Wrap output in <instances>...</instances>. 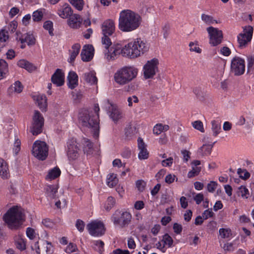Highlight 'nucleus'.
Returning a JSON list of instances; mask_svg holds the SVG:
<instances>
[{
	"label": "nucleus",
	"instance_id": "f257e3e1",
	"mask_svg": "<svg viewBox=\"0 0 254 254\" xmlns=\"http://www.w3.org/2000/svg\"><path fill=\"white\" fill-rule=\"evenodd\" d=\"M99 106L95 104L93 112L84 110L79 113L78 117L79 124L82 127L89 129L95 138L98 137L99 132Z\"/></svg>",
	"mask_w": 254,
	"mask_h": 254
},
{
	"label": "nucleus",
	"instance_id": "f03ea898",
	"mask_svg": "<svg viewBox=\"0 0 254 254\" xmlns=\"http://www.w3.org/2000/svg\"><path fill=\"white\" fill-rule=\"evenodd\" d=\"M141 21L138 13L129 9L124 10L120 13L119 28L123 32H132L140 26Z\"/></svg>",
	"mask_w": 254,
	"mask_h": 254
},
{
	"label": "nucleus",
	"instance_id": "7ed1b4c3",
	"mask_svg": "<svg viewBox=\"0 0 254 254\" xmlns=\"http://www.w3.org/2000/svg\"><path fill=\"white\" fill-rule=\"evenodd\" d=\"M149 50L146 42L141 38H137L123 48V56L136 58L144 54Z\"/></svg>",
	"mask_w": 254,
	"mask_h": 254
},
{
	"label": "nucleus",
	"instance_id": "20e7f679",
	"mask_svg": "<svg viewBox=\"0 0 254 254\" xmlns=\"http://www.w3.org/2000/svg\"><path fill=\"white\" fill-rule=\"evenodd\" d=\"M3 219L8 227L12 230L17 229L24 220L22 209L17 206L10 208L3 215Z\"/></svg>",
	"mask_w": 254,
	"mask_h": 254
},
{
	"label": "nucleus",
	"instance_id": "39448f33",
	"mask_svg": "<svg viewBox=\"0 0 254 254\" xmlns=\"http://www.w3.org/2000/svg\"><path fill=\"white\" fill-rule=\"evenodd\" d=\"M138 73V69L132 66H125L115 72L114 78L115 82L121 85L127 84L134 79Z\"/></svg>",
	"mask_w": 254,
	"mask_h": 254
},
{
	"label": "nucleus",
	"instance_id": "423d86ee",
	"mask_svg": "<svg viewBox=\"0 0 254 254\" xmlns=\"http://www.w3.org/2000/svg\"><path fill=\"white\" fill-rule=\"evenodd\" d=\"M48 146L44 141H36L33 145L32 153L37 159L45 160L48 155Z\"/></svg>",
	"mask_w": 254,
	"mask_h": 254
},
{
	"label": "nucleus",
	"instance_id": "0eeeda50",
	"mask_svg": "<svg viewBox=\"0 0 254 254\" xmlns=\"http://www.w3.org/2000/svg\"><path fill=\"white\" fill-rule=\"evenodd\" d=\"M44 124V119L42 114L35 110L32 118L30 131L34 135H37L42 131Z\"/></svg>",
	"mask_w": 254,
	"mask_h": 254
},
{
	"label": "nucleus",
	"instance_id": "6e6552de",
	"mask_svg": "<svg viewBox=\"0 0 254 254\" xmlns=\"http://www.w3.org/2000/svg\"><path fill=\"white\" fill-rule=\"evenodd\" d=\"M159 61L156 58H153L144 64L143 73L145 79L152 78L158 70V65Z\"/></svg>",
	"mask_w": 254,
	"mask_h": 254
},
{
	"label": "nucleus",
	"instance_id": "1a4fd4ad",
	"mask_svg": "<svg viewBox=\"0 0 254 254\" xmlns=\"http://www.w3.org/2000/svg\"><path fill=\"white\" fill-rule=\"evenodd\" d=\"M87 229L89 233L94 237H100L105 232L104 224L100 221H94L87 225Z\"/></svg>",
	"mask_w": 254,
	"mask_h": 254
},
{
	"label": "nucleus",
	"instance_id": "9d476101",
	"mask_svg": "<svg viewBox=\"0 0 254 254\" xmlns=\"http://www.w3.org/2000/svg\"><path fill=\"white\" fill-rule=\"evenodd\" d=\"M206 30L209 35V44L211 45L216 46L222 42L223 34L221 30L212 26L207 28Z\"/></svg>",
	"mask_w": 254,
	"mask_h": 254
},
{
	"label": "nucleus",
	"instance_id": "9b49d317",
	"mask_svg": "<svg viewBox=\"0 0 254 254\" xmlns=\"http://www.w3.org/2000/svg\"><path fill=\"white\" fill-rule=\"evenodd\" d=\"M254 28L251 26H246L243 29V32L238 36V42L239 47H245L251 41L253 33Z\"/></svg>",
	"mask_w": 254,
	"mask_h": 254
},
{
	"label": "nucleus",
	"instance_id": "f8f14e48",
	"mask_svg": "<svg viewBox=\"0 0 254 254\" xmlns=\"http://www.w3.org/2000/svg\"><path fill=\"white\" fill-rule=\"evenodd\" d=\"M112 219L114 225L123 228L127 226L130 223L131 215L128 212L124 211L121 213L119 216H117V214L114 215L112 217Z\"/></svg>",
	"mask_w": 254,
	"mask_h": 254
},
{
	"label": "nucleus",
	"instance_id": "ddd939ff",
	"mask_svg": "<svg viewBox=\"0 0 254 254\" xmlns=\"http://www.w3.org/2000/svg\"><path fill=\"white\" fill-rule=\"evenodd\" d=\"M245 70V63L244 59L238 57H234L231 61V71L235 75L243 74Z\"/></svg>",
	"mask_w": 254,
	"mask_h": 254
},
{
	"label": "nucleus",
	"instance_id": "4468645a",
	"mask_svg": "<svg viewBox=\"0 0 254 254\" xmlns=\"http://www.w3.org/2000/svg\"><path fill=\"white\" fill-rule=\"evenodd\" d=\"M103 35H112L116 29L115 22L112 19L104 21L101 25Z\"/></svg>",
	"mask_w": 254,
	"mask_h": 254
},
{
	"label": "nucleus",
	"instance_id": "2eb2a0df",
	"mask_svg": "<svg viewBox=\"0 0 254 254\" xmlns=\"http://www.w3.org/2000/svg\"><path fill=\"white\" fill-rule=\"evenodd\" d=\"M78 147L77 142L71 140L68 142L67 155L70 160L76 159L78 156Z\"/></svg>",
	"mask_w": 254,
	"mask_h": 254
},
{
	"label": "nucleus",
	"instance_id": "dca6fc26",
	"mask_svg": "<svg viewBox=\"0 0 254 254\" xmlns=\"http://www.w3.org/2000/svg\"><path fill=\"white\" fill-rule=\"evenodd\" d=\"M17 40L20 41L22 44L27 43L28 46L34 45L35 44V38L33 35L30 33L22 34L20 32H16Z\"/></svg>",
	"mask_w": 254,
	"mask_h": 254
},
{
	"label": "nucleus",
	"instance_id": "f3484780",
	"mask_svg": "<svg viewBox=\"0 0 254 254\" xmlns=\"http://www.w3.org/2000/svg\"><path fill=\"white\" fill-rule=\"evenodd\" d=\"M94 48L91 45H84L81 53V59L84 62H89L93 57Z\"/></svg>",
	"mask_w": 254,
	"mask_h": 254
},
{
	"label": "nucleus",
	"instance_id": "a211bd4d",
	"mask_svg": "<svg viewBox=\"0 0 254 254\" xmlns=\"http://www.w3.org/2000/svg\"><path fill=\"white\" fill-rule=\"evenodd\" d=\"M105 58L108 61H114L117 58L120 54L123 55V48L120 49L118 48L111 47L105 50L104 52Z\"/></svg>",
	"mask_w": 254,
	"mask_h": 254
},
{
	"label": "nucleus",
	"instance_id": "6ab92c4d",
	"mask_svg": "<svg viewBox=\"0 0 254 254\" xmlns=\"http://www.w3.org/2000/svg\"><path fill=\"white\" fill-rule=\"evenodd\" d=\"M82 22V19L78 14H72L68 17L67 20L68 25L71 28H79Z\"/></svg>",
	"mask_w": 254,
	"mask_h": 254
},
{
	"label": "nucleus",
	"instance_id": "aec40b11",
	"mask_svg": "<svg viewBox=\"0 0 254 254\" xmlns=\"http://www.w3.org/2000/svg\"><path fill=\"white\" fill-rule=\"evenodd\" d=\"M51 80L57 86H62L64 82V75L62 70L57 69L52 76Z\"/></svg>",
	"mask_w": 254,
	"mask_h": 254
},
{
	"label": "nucleus",
	"instance_id": "412c9836",
	"mask_svg": "<svg viewBox=\"0 0 254 254\" xmlns=\"http://www.w3.org/2000/svg\"><path fill=\"white\" fill-rule=\"evenodd\" d=\"M106 103L109 105L108 108L110 113V117L112 119L113 121L117 122L119 120L122 118V113L116 105L110 104L109 101H107Z\"/></svg>",
	"mask_w": 254,
	"mask_h": 254
},
{
	"label": "nucleus",
	"instance_id": "4be33fe9",
	"mask_svg": "<svg viewBox=\"0 0 254 254\" xmlns=\"http://www.w3.org/2000/svg\"><path fill=\"white\" fill-rule=\"evenodd\" d=\"M138 148L139 150L138 153V158L140 160L147 159L149 157V153L146 148V145L143 142V140L140 137L138 138Z\"/></svg>",
	"mask_w": 254,
	"mask_h": 254
},
{
	"label": "nucleus",
	"instance_id": "5701e85b",
	"mask_svg": "<svg viewBox=\"0 0 254 254\" xmlns=\"http://www.w3.org/2000/svg\"><path fill=\"white\" fill-rule=\"evenodd\" d=\"M57 13L60 17L65 19L73 14V11L69 5L65 3L58 10Z\"/></svg>",
	"mask_w": 254,
	"mask_h": 254
},
{
	"label": "nucleus",
	"instance_id": "b1692460",
	"mask_svg": "<svg viewBox=\"0 0 254 254\" xmlns=\"http://www.w3.org/2000/svg\"><path fill=\"white\" fill-rule=\"evenodd\" d=\"M137 133V130L134 124L130 123L127 125L125 129V134L128 139H130L135 136Z\"/></svg>",
	"mask_w": 254,
	"mask_h": 254
},
{
	"label": "nucleus",
	"instance_id": "393cba45",
	"mask_svg": "<svg viewBox=\"0 0 254 254\" xmlns=\"http://www.w3.org/2000/svg\"><path fill=\"white\" fill-rule=\"evenodd\" d=\"M68 85L70 89H73L78 85V76L72 71L69 72L67 76Z\"/></svg>",
	"mask_w": 254,
	"mask_h": 254
},
{
	"label": "nucleus",
	"instance_id": "a878e982",
	"mask_svg": "<svg viewBox=\"0 0 254 254\" xmlns=\"http://www.w3.org/2000/svg\"><path fill=\"white\" fill-rule=\"evenodd\" d=\"M58 187L57 185H47L45 188L46 195L50 198L54 199L57 197Z\"/></svg>",
	"mask_w": 254,
	"mask_h": 254
},
{
	"label": "nucleus",
	"instance_id": "bb28decb",
	"mask_svg": "<svg viewBox=\"0 0 254 254\" xmlns=\"http://www.w3.org/2000/svg\"><path fill=\"white\" fill-rule=\"evenodd\" d=\"M17 65L30 72L36 69V67L33 64L25 60H19L17 62Z\"/></svg>",
	"mask_w": 254,
	"mask_h": 254
},
{
	"label": "nucleus",
	"instance_id": "cd10ccee",
	"mask_svg": "<svg viewBox=\"0 0 254 254\" xmlns=\"http://www.w3.org/2000/svg\"><path fill=\"white\" fill-rule=\"evenodd\" d=\"M0 176L3 179H7L9 176L7 164L1 158H0Z\"/></svg>",
	"mask_w": 254,
	"mask_h": 254
},
{
	"label": "nucleus",
	"instance_id": "c85d7f7f",
	"mask_svg": "<svg viewBox=\"0 0 254 254\" xmlns=\"http://www.w3.org/2000/svg\"><path fill=\"white\" fill-rule=\"evenodd\" d=\"M80 48L81 46L80 44L78 43H76L72 46L71 49L69 51L70 58L68 61L69 63H72L74 61L76 57L79 53Z\"/></svg>",
	"mask_w": 254,
	"mask_h": 254
},
{
	"label": "nucleus",
	"instance_id": "c756f323",
	"mask_svg": "<svg viewBox=\"0 0 254 254\" xmlns=\"http://www.w3.org/2000/svg\"><path fill=\"white\" fill-rule=\"evenodd\" d=\"M37 105L42 111H45L47 107V98L45 95H38L34 97Z\"/></svg>",
	"mask_w": 254,
	"mask_h": 254
},
{
	"label": "nucleus",
	"instance_id": "7c9ffc66",
	"mask_svg": "<svg viewBox=\"0 0 254 254\" xmlns=\"http://www.w3.org/2000/svg\"><path fill=\"white\" fill-rule=\"evenodd\" d=\"M61 174V171L58 167H55L53 169L49 170L47 175L46 177V179L47 180H52L55 179L60 176Z\"/></svg>",
	"mask_w": 254,
	"mask_h": 254
},
{
	"label": "nucleus",
	"instance_id": "2f4dec72",
	"mask_svg": "<svg viewBox=\"0 0 254 254\" xmlns=\"http://www.w3.org/2000/svg\"><path fill=\"white\" fill-rule=\"evenodd\" d=\"M83 145V150L85 153L90 154L92 153L93 143L87 138H84L82 141Z\"/></svg>",
	"mask_w": 254,
	"mask_h": 254
},
{
	"label": "nucleus",
	"instance_id": "473e14b6",
	"mask_svg": "<svg viewBox=\"0 0 254 254\" xmlns=\"http://www.w3.org/2000/svg\"><path fill=\"white\" fill-rule=\"evenodd\" d=\"M8 64L5 60H0V80L5 77L6 74L8 72Z\"/></svg>",
	"mask_w": 254,
	"mask_h": 254
},
{
	"label": "nucleus",
	"instance_id": "72a5a7b5",
	"mask_svg": "<svg viewBox=\"0 0 254 254\" xmlns=\"http://www.w3.org/2000/svg\"><path fill=\"white\" fill-rule=\"evenodd\" d=\"M85 80L91 84H96L97 83V78L94 71H90L85 73L84 75Z\"/></svg>",
	"mask_w": 254,
	"mask_h": 254
},
{
	"label": "nucleus",
	"instance_id": "f704fd0d",
	"mask_svg": "<svg viewBox=\"0 0 254 254\" xmlns=\"http://www.w3.org/2000/svg\"><path fill=\"white\" fill-rule=\"evenodd\" d=\"M221 129V122L218 120L211 121V130L213 135L216 136L220 132Z\"/></svg>",
	"mask_w": 254,
	"mask_h": 254
},
{
	"label": "nucleus",
	"instance_id": "c9c22d12",
	"mask_svg": "<svg viewBox=\"0 0 254 254\" xmlns=\"http://www.w3.org/2000/svg\"><path fill=\"white\" fill-rule=\"evenodd\" d=\"M215 142L212 143L211 144H203L199 149V152L202 155H208L210 154L212 148Z\"/></svg>",
	"mask_w": 254,
	"mask_h": 254
},
{
	"label": "nucleus",
	"instance_id": "e433bc0d",
	"mask_svg": "<svg viewBox=\"0 0 254 254\" xmlns=\"http://www.w3.org/2000/svg\"><path fill=\"white\" fill-rule=\"evenodd\" d=\"M118 183L117 175L115 174H111L108 175L107 179V183L109 187L113 188Z\"/></svg>",
	"mask_w": 254,
	"mask_h": 254
},
{
	"label": "nucleus",
	"instance_id": "4c0bfd02",
	"mask_svg": "<svg viewBox=\"0 0 254 254\" xmlns=\"http://www.w3.org/2000/svg\"><path fill=\"white\" fill-rule=\"evenodd\" d=\"M16 248L21 251L26 249V243L21 236H18L15 240Z\"/></svg>",
	"mask_w": 254,
	"mask_h": 254
},
{
	"label": "nucleus",
	"instance_id": "58836bf2",
	"mask_svg": "<svg viewBox=\"0 0 254 254\" xmlns=\"http://www.w3.org/2000/svg\"><path fill=\"white\" fill-rule=\"evenodd\" d=\"M219 233L222 239L229 238L232 235L231 230L229 228H221L219 230Z\"/></svg>",
	"mask_w": 254,
	"mask_h": 254
},
{
	"label": "nucleus",
	"instance_id": "ea45409f",
	"mask_svg": "<svg viewBox=\"0 0 254 254\" xmlns=\"http://www.w3.org/2000/svg\"><path fill=\"white\" fill-rule=\"evenodd\" d=\"M237 193L238 195L241 196L244 198H248L249 196V190L243 186H241L239 187Z\"/></svg>",
	"mask_w": 254,
	"mask_h": 254
},
{
	"label": "nucleus",
	"instance_id": "a19ab883",
	"mask_svg": "<svg viewBox=\"0 0 254 254\" xmlns=\"http://www.w3.org/2000/svg\"><path fill=\"white\" fill-rule=\"evenodd\" d=\"M70 3L78 10H81L84 4L83 0H68Z\"/></svg>",
	"mask_w": 254,
	"mask_h": 254
},
{
	"label": "nucleus",
	"instance_id": "79ce46f5",
	"mask_svg": "<svg viewBox=\"0 0 254 254\" xmlns=\"http://www.w3.org/2000/svg\"><path fill=\"white\" fill-rule=\"evenodd\" d=\"M115 203V199L112 196H109L107 198V200L105 204V209L107 211H109L114 206Z\"/></svg>",
	"mask_w": 254,
	"mask_h": 254
},
{
	"label": "nucleus",
	"instance_id": "37998d69",
	"mask_svg": "<svg viewBox=\"0 0 254 254\" xmlns=\"http://www.w3.org/2000/svg\"><path fill=\"white\" fill-rule=\"evenodd\" d=\"M94 245V248L99 253H102L104 251V243L101 240L94 241L93 242Z\"/></svg>",
	"mask_w": 254,
	"mask_h": 254
},
{
	"label": "nucleus",
	"instance_id": "c03bdc74",
	"mask_svg": "<svg viewBox=\"0 0 254 254\" xmlns=\"http://www.w3.org/2000/svg\"><path fill=\"white\" fill-rule=\"evenodd\" d=\"M162 242H163L165 246L167 245L169 248H171L173 245V240L169 234H165L163 236Z\"/></svg>",
	"mask_w": 254,
	"mask_h": 254
},
{
	"label": "nucleus",
	"instance_id": "a18cd8bd",
	"mask_svg": "<svg viewBox=\"0 0 254 254\" xmlns=\"http://www.w3.org/2000/svg\"><path fill=\"white\" fill-rule=\"evenodd\" d=\"M43 27L45 30L49 31V33L51 36L54 35L53 33V23L50 20L45 21L43 24Z\"/></svg>",
	"mask_w": 254,
	"mask_h": 254
},
{
	"label": "nucleus",
	"instance_id": "49530a36",
	"mask_svg": "<svg viewBox=\"0 0 254 254\" xmlns=\"http://www.w3.org/2000/svg\"><path fill=\"white\" fill-rule=\"evenodd\" d=\"M201 169L200 167H194L192 166V170L189 172L188 177L189 178H191L198 175L201 171Z\"/></svg>",
	"mask_w": 254,
	"mask_h": 254
},
{
	"label": "nucleus",
	"instance_id": "de8ad7c7",
	"mask_svg": "<svg viewBox=\"0 0 254 254\" xmlns=\"http://www.w3.org/2000/svg\"><path fill=\"white\" fill-rule=\"evenodd\" d=\"M43 16V13L41 10H37L35 11L32 14V18L34 21L39 22L40 21Z\"/></svg>",
	"mask_w": 254,
	"mask_h": 254
},
{
	"label": "nucleus",
	"instance_id": "09e8293b",
	"mask_svg": "<svg viewBox=\"0 0 254 254\" xmlns=\"http://www.w3.org/2000/svg\"><path fill=\"white\" fill-rule=\"evenodd\" d=\"M201 20L207 24H211L213 23L214 22L217 23L216 21L213 19L212 16L204 13L201 15Z\"/></svg>",
	"mask_w": 254,
	"mask_h": 254
},
{
	"label": "nucleus",
	"instance_id": "8fccbe9b",
	"mask_svg": "<svg viewBox=\"0 0 254 254\" xmlns=\"http://www.w3.org/2000/svg\"><path fill=\"white\" fill-rule=\"evenodd\" d=\"M190 50L191 52H194L197 53H200L201 50L198 47L197 42H190L189 43Z\"/></svg>",
	"mask_w": 254,
	"mask_h": 254
},
{
	"label": "nucleus",
	"instance_id": "3c124183",
	"mask_svg": "<svg viewBox=\"0 0 254 254\" xmlns=\"http://www.w3.org/2000/svg\"><path fill=\"white\" fill-rule=\"evenodd\" d=\"M110 35H103L102 38V43L104 46L105 48L108 49L112 45L111 39L109 37Z\"/></svg>",
	"mask_w": 254,
	"mask_h": 254
},
{
	"label": "nucleus",
	"instance_id": "603ef678",
	"mask_svg": "<svg viewBox=\"0 0 254 254\" xmlns=\"http://www.w3.org/2000/svg\"><path fill=\"white\" fill-rule=\"evenodd\" d=\"M237 173L239 177L244 180H247L250 177V174L246 169L239 168L238 169Z\"/></svg>",
	"mask_w": 254,
	"mask_h": 254
},
{
	"label": "nucleus",
	"instance_id": "864d4df0",
	"mask_svg": "<svg viewBox=\"0 0 254 254\" xmlns=\"http://www.w3.org/2000/svg\"><path fill=\"white\" fill-rule=\"evenodd\" d=\"M192 127L198 130L201 132H204L203 125L201 121H196L192 123Z\"/></svg>",
	"mask_w": 254,
	"mask_h": 254
},
{
	"label": "nucleus",
	"instance_id": "5fc2aeb1",
	"mask_svg": "<svg viewBox=\"0 0 254 254\" xmlns=\"http://www.w3.org/2000/svg\"><path fill=\"white\" fill-rule=\"evenodd\" d=\"M222 248L226 252H233L236 248L232 243H226L224 245Z\"/></svg>",
	"mask_w": 254,
	"mask_h": 254
},
{
	"label": "nucleus",
	"instance_id": "6e6d98bb",
	"mask_svg": "<svg viewBox=\"0 0 254 254\" xmlns=\"http://www.w3.org/2000/svg\"><path fill=\"white\" fill-rule=\"evenodd\" d=\"M13 87L14 91L18 93L21 92L23 90V86L19 81H17L14 83Z\"/></svg>",
	"mask_w": 254,
	"mask_h": 254
},
{
	"label": "nucleus",
	"instance_id": "4d7b16f0",
	"mask_svg": "<svg viewBox=\"0 0 254 254\" xmlns=\"http://www.w3.org/2000/svg\"><path fill=\"white\" fill-rule=\"evenodd\" d=\"M217 184L214 181H211L207 186V190L210 192H213L216 189Z\"/></svg>",
	"mask_w": 254,
	"mask_h": 254
},
{
	"label": "nucleus",
	"instance_id": "13d9d810",
	"mask_svg": "<svg viewBox=\"0 0 254 254\" xmlns=\"http://www.w3.org/2000/svg\"><path fill=\"white\" fill-rule=\"evenodd\" d=\"M75 226L79 232H82L84 231L85 223L82 220L80 219L77 220Z\"/></svg>",
	"mask_w": 254,
	"mask_h": 254
},
{
	"label": "nucleus",
	"instance_id": "bf43d9fd",
	"mask_svg": "<svg viewBox=\"0 0 254 254\" xmlns=\"http://www.w3.org/2000/svg\"><path fill=\"white\" fill-rule=\"evenodd\" d=\"M173 158L172 157H169L163 160L162 161V165L164 167H170L173 164Z\"/></svg>",
	"mask_w": 254,
	"mask_h": 254
},
{
	"label": "nucleus",
	"instance_id": "052dcab7",
	"mask_svg": "<svg viewBox=\"0 0 254 254\" xmlns=\"http://www.w3.org/2000/svg\"><path fill=\"white\" fill-rule=\"evenodd\" d=\"M181 153L183 156V160L185 162H187L190 158V152L187 150L181 151Z\"/></svg>",
	"mask_w": 254,
	"mask_h": 254
},
{
	"label": "nucleus",
	"instance_id": "680f3d73",
	"mask_svg": "<svg viewBox=\"0 0 254 254\" xmlns=\"http://www.w3.org/2000/svg\"><path fill=\"white\" fill-rule=\"evenodd\" d=\"M193 199L197 204H199L204 200L203 194L201 193H197L193 197Z\"/></svg>",
	"mask_w": 254,
	"mask_h": 254
},
{
	"label": "nucleus",
	"instance_id": "e2e57ef3",
	"mask_svg": "<svg viewBox=\"0 0 254 254\" xmlns=\"http://www.w3.org/2000/svg\"><path fill=\"white\" fill-rule=\"evenodd\" d=\"M170 26L168 24H165L162 27V33L165 39H167L169 35Z\"/></svg>",
	"mask_w": 254,
	"mask_h": 254
},
{
	"label": "nucleus",
	"instance_id": "0e129e2a",
	"mask_svg": "<svg viewBox=\"0 0 254 254\" xmlns=\"http://www.w3.org/2000/svg\"><path fill=\"white\" fill-rule=\"evenodd\" d=\"M153 133L157 135L160 134L162 131V124H158L156 125L153 129Z\"/></svg>",
	"mask_w": 254,
	"mask_h": 254
},
{
	"label": "nucleus",
	"instance_id": "69168bd1",
	"mask_svg": "<svg viewBox=\"0 0 254 254\" xmlns=\"http://www.w3.org/2000/svg\"><path fill=\"white\" fill-rule=\"evenodd\" d=\"M193 91L198 98H201L203 97V92L200 87H197L194 88Z\"/></svg>",
	"mask_w": 254,
	"mask_h": 254
},
{
	"label": "nucleus",
	"instance_id": "338daca9",
	"mask_svg": "<svg viewBox=\"0 0 254 254\" xmlns=\"http://www.w3.org/2000/svg\"><path fill=\"white\" fill-rule=\"evenodd\" d=\"M213 214H214V213L212 212V210L208 209L205 210L203 212L202 215V217H203L204 219H207L209 217H212Z\"/></svg>",
	"mask_w": 254,
	"mask_h": 254
},
{
	"label": "nucleus",
	"instance_id": "774afa93",
	"mask_svg": "<svg viewBox=\"0 0 254 254\" xmlns=\"http://www.w3.org/2000/svg\"><path fill=\"white\" fill-rule=\"evenodd\" d=\"M174 232L177 234H180L183 230L182 226L177 223H175L173 225Z\"/></svg>",
	"mask_w": 254,
	"mask_h": 254
}]
</instances>
